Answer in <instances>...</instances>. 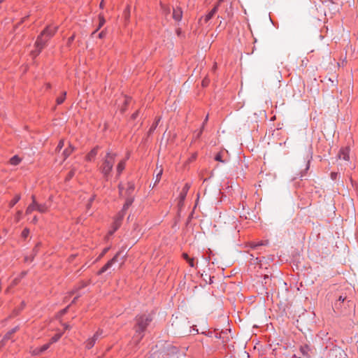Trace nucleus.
Masks as SVG:
<instances>
[{
    "mask_svg": "<svg viewBox=\"0 0 358 358\" xmlns=\"http://www.w3.org/2000/svg\"><path fill=\"white\" fill-rule=\"evenodd\" d=\"M57 29V26H49L41 32L36 41L35 50L31 52L32 55L36 56L41 52L45 45L47 41L54 36Z\"/></svg>",
    "mask_w": 358,
    "mask_h": 358,
    "instance_id": "obj_1",
    "label": "nucleus"
},
{
    "mask_svg": "<svg viewBox=\"0 0 358 358\" xmlns=\"http://www.w3.org/2000/svg\"><path fill=\"white\" fill-rule=\"evenodd\" d=\"M152 320L151 314H143L136 317V324L135 327L136 334L134 337V341L138 343L143 337V331L145 330L148 325Z\"/></svg>",
    "mask_w": 358,
    "mask_h": 358,
    "instance_id": "obj_2",
    "label": "nucleus"
},
{
    "mask_svg": "<svg viewBox=\"0 0 358 358\" xmlns=\"http://www.w3.org/2000/svg\"><path fill=\"white\" fill-rule=\"evenodd\" d=\"M115 162V155L108 152L103 159L99 170L106 180H108Z\"/></svg>",
    "mask_w": 358,
    "mask_h": 358,
    "instance_id": "obj_3",
    "label": "nucleus"
},
{
    "mask_svg": "<svg viewBox=\"0 0 358 358\" xmlns=\"http://www.w3.org/2000/svg\"><path fill=\"white\" fill-rule=\"evenodd\" d=\"M312 354V349L308 344L299 346V350L293 354L295 358H310Z\"/></svg>",
    "mask_w": 358,
    "mask_h": 358,
    "instance_id": "obj_4",
    "label": "nucleus"
},
{
    "mask_svg": "<svg viewBox=\"0 0 358 358\" xmlns=\"http://www.w3.org/2000/svg\"><path fill=\"white\" fill-rule=\"evenodd\" d=\"M103 331H102V330H99V331H97L95 333V334L93 336V337H92V338H89V339L86 341V343H85L86 348H87V349H90V348H92L94 345V344H95L96 341L99 338H101V337H102V336H103Z\"/></svg>",
    "mask_w": 358,
    "mask_h": 358,
    "instance_id": "obj_5",
    "label": "nucleus"
},
{
    "mask_svg": "<svg viewBox=\"0 0 358 358\" xmlns=\"http://www.w3.org/2000/svg\"><path fill=\"white\" fill-rule=\"evenodd\" d=\"M338 159L344 161V164L348 165L350 163V149L348 148H343L338 153Z\"/></svg>",
    "mask_w": 358,
    "mask_h": 358,
    "instance_id": "obj_6",
    "label": "nucleus"
},
{
    "mask_svg": "<svg viewBox=\"0 0 358 358\" xmlns=\"http://www.w3.org/2000/svg\"><path fill=\"white\" fill-rule=\"evenodd\" d=\"M121 252L117 253L113 259L108 261L99 271V274H101L106 271L111 266L115 263L118 262V258Z\"/></svg>",
    "mask_w": 358,
    "mask_h": 358,
    "instance_id": "obj_7",
    "label": "nucleus"
},
{
    "mask_svg": "<svg viewBox=\"0 0 358 358\" xmlns=\"http://www.w3.org/2000/svg\"><path fill=\"white\" fill-rule=\"evenodd\" d=\"M224 0H218L217 3L215 6V7L210 11L208 14H207L204 18L205 22H208L209 20H210L214 15L217 13L218 10V7L220 4Z\"/></svg>",
    "mask_w": 358,
    "mask_h": 358,
    "instance_id": "obj_8",
    "label": "nucleus"
},
{
    "mask_svg": "<svg viewBox=\"0 0 358 358\" xmlns=\"http://www.w3.org/2000/svg\"><path fill=\"white\" fill-rule=\"evenodd\" d=\"M189 188H190V185L188 183H186L185 185V186L183 187L182 190L180 192V196H179V199H180L179 204L180 205H181L182 203V202L184 201V200L185 199L187 192L189 189Z\"/></svg>",
    "mask_w": 358,
    "mask_h": 358,
    "instance_id": "obj_9",
    "label": "nucleus"
},
{
    "mask_svg": "<svg viewBox=\"0 0 358 358\" xmlns=\"http://www.w3.org/2000/svg\"><path fill=\"white\" fill-rule=\"evenodd\" d=\"M38 203L35 200V196H32V203H31L26 210L27 214L31 213L34 210H37Z\"/></svg>",
    "mask_w": 358,
    "mask_h": 358,
    "instance_id": "obj_10",
    "label": "nucleus"
},
{
    "mask_svg": "<svg viewBox=\"0 0 358 358\" xmlns=\"http://www.w3.org/2000/svg\"><path fill=\"white\" fill-rule=\"evenodd\" d=\"M182 17V11L181 8H177L173 10V18L176 21H180Z\"/></svg>",
    "mask_w": 358,
    "mask_h": 358,
    "instance_id": "obj_11",
    "label": "nucleus"
},
{
    "mask_svg": "<svg viewBox=\"0 0 358 358\" xmlns=\"http://www.w3.org/2000/svg\"><path fill=\"white\" fill-rule=\"evenodd\" d=\"M126 160L127 159H122L117 164L116 168L117 176H119L122 173V171L124 169L126 165Z\"/></svg>",
    "mask_w": 358,
    "mask_h": 358,
    "instance_id": "obj_12",
    "label": "nucleus"
},
{
    "mask_svg": "<svg viewBox=\"0 0 358 358\" xmlns=\"http://www.w3.org/2000/svg\"><path fill=\"white\" fill-rule=\"evenodd\" d=\"M97 155V149L96 148H94L92 149L86 156V160L87 161H89V162H91L92 160H94V159L95 158L96 155Z\"/></svg>",
    "mask_w": 358,
    "mask_h": 358,
    "instance_id": "obj_13",
    "label": "nucleus"
},
{
    "mask_svg": "<svg viewBox=\"0 0 358 358\" xmlns=\"http://www.w3.org/2000/svg\"><path fill=\"white\" fill-rule=\"evenodd\" d=\"M48 208L49 206L47 203L37 204V211L41 213H45L48 210Z\"/></svg>",
    "mask_w": 358,
    "mask_h": 358,
    "instance_id": "obj_14",
    "label": "nucleus"
},
{
    "mask_svg": "<svg viewBox=\"0 0 358 358\" xmlns=\"http://www.w3.org/2000/svg\"><path fill=\"white\" fill-rule=\"evenodd\" d=\"M73 150L74 148L71 145H69V147L66 148L63 152L64 159H66L73 152Z\"/></svg>",
    "mask_w": 358,
    "mask_h": 358,
    "instance_id": "obj_15",
    "label": "nucleus"
},
{
    "mask_svg": "<svg viewBox=\"0 0 358 358\" xmlns=\"http://www.w3.org/2000/svg\"><path fill=\"white\" fill-rule=\"evenodd\" d=\"M22 161V159L19 157L17 155H15L10 159V164L13 166H16L19 164Z\"/></svg>",
    "mask_w": 358,
    "mask_h": 358,
    "instance_id": "obj_16",
    "label": "nucleus"
},
{
    "mask_svg": "<svg viewBox=\"0 0 358 358\" xmlns=\"http://www.w3.org/2000/svg\"><path fill=\"white\" fill-rule=\"evenodd\" d=\"M134 190V184L132 182H129L127 184L126 194L130 195Z\"/></svg>",
    "mask_w": 358,
    "mask_h": 358,
    "instance_id": "obj_17",
    "label": "nucleus"
},
{
    "mask_svg": "<svg viewBox=\"0 0 358 358\" xmlns=\"http://www.w3.org/2000/svg\"><path fill=\"white\" fill-rule=\"evenodd\" d=\"M122 217L123 215H120V217L115 221L113 224V230L110 231V234H112L115 231H116L119 228V227L120 226V220Z\"/></svg>",
    "mask_w": 358,
    "mask_h": 358,
    "instance_id": "obj_18",
    "label": "nucleus"
},
{
    "mask_svg": "<svg viewBox=\"0 0 358 358\" xmlns=\"http://www.w3.org/2000/svg\"><path fill=\"white\" fill-rule=\"evenodd\" d=\"M20 199V195H15V196L10 201L9 206L13 208Z\"/></svg>",
    "mask_w": 358,
    "mask_h": 358,
    "instance_id": "obj_19",
    "label": "nucleus"
},
{
    "mask_svg": "<svg viewBox=\"0 0 358 358\" xmlns=\"http://www.w3.org/2000/svg\"><path fill=\"white\" fill-rule=\"evenodd\" d=\"M163 173V169L162 168H160L159 171L157 172L156 176H155V183H154V186L158 183L161 179V177H162V175Z\"/></svg>",
    "mask_w": 358,
    "mask_h": 358,
    "instance_id": "obj_20",
    "label": "nucleus"
},
{
    "mask_svg": "<svg viewBox=\"0 0 358 358\" xmlns=\"http://www.w3.org/2000/svg\"><path fill=\"white\" fill-rule=\"evenodd\" d=\"M134 199L133 198H128L123 206V210H125L127 209L133 203Z\"/></svg>",
    "mask_w": 358,
    "mask_h": 358,
    "instance_id": "obj_21",
    "label": "nucleus"
},
{
    "mask_svg": "<svg viewBox=\"0 0 358 358\" xmlns=\"http://www.w3.org/2000/svg\"><path fill=\"white\" fill-rule=\"evenodd\" d=\"M106 22V20L103 17V16H102L101 15H99V26H98V28L96 29V30L95 31L93 32V34L97 31L99 30V29H101V27L105 24Z\"/></svg>",
    "mask_w": 358,
    "mask_h": 358,
    "instance_id": "obj_22",
    "label": "nucleus"
},
{
    "mask_svg": "<svg viewBox=\"0 0 358 358\" xmlns=\"http://www.w3.org/2000/svg\"><path fill=\"white\" fill-rule=\"evenodd\" d=\"M124 16L126 20H128L130 17V8L127 6L125 10L124 11Z\"/></svg>",
    "mask_w": 358,
    "mask_h": 358,
    "instance_id": "obj_23",
    "label": "nucleus"
},
{
    "mask_svg": "<svg viewBox=\"0 0 358 358\" xmlns=\"http://www.w3.org/2000/svg\"><path fill=\"white\" fill-rule=\"evenodd\" d=\"M62 336V334H55L50 340V343H53L57 342Z\"/></svg>",
    "mask_w": 358,
    "mask_h": 358,
    "instance_id": "obj_24",
    "label": "nucleus"
},
{
    "mask_svg": "<svg viewBox=\"0 0 358 358\" xmlns=\"http://www.w3.org/2000/svg\"><path fill=\"white\" fill-rule=\"evenodd\" d=\"M17 327H15L14 329H13L10 331L8 332L5 336H4V339L5 340H8V339H10V336L12 334H13L14 332H15L17 331Z\"/></svg>",
    "mask_w": 358,
    "mask_h": 358,
    "instance_id": "obj_25",
    "label": "nucleus"
},
{
    "mask_svg": "<svg viewBox=\"0 0 358 358\" xmlns=\"http://www.w3.org/2000/svg\"><path fill=\"white\" fill-rule=\"evenodd\" d=\"M50 344H51V343H46V344H45V345H42V346L40 348V349H39V350H38V352H43L45 351L46 350H48V349L49 348V347H50Z\"/></svg>",
    "mask_w": 358,
    "mask_h": 358,
    "instance_id": "obj_26",
    "label": "nucleus"
},
{
    "mask_svg": "<svg viewBox=\"0 0 358 358\" xmlns=\"http://www.w3.org/2000/svg\"><path fill=\"white\" fill-rule=\"evenodd\" d=\"M66 92H64V94H63V95H62V96L58 97V98L57 99V104H59H59H61V103H62L64 102V99H65V97H66Z\"/></svg>",
    "mask_w": 358,
    "mask_h": 358,
    "instance_id": "obj_27",
    "label": "nucleus"
},
{
    "mask_svg": "<svg viewBox=\"0 0 358 358\" xmlns=\"http://www.w3.org/2000/svg\"><path fill=\"white\" fill-rule=\"evenodd\" d=\"M159 121V119L157 120L155 122H154L152 124V125L151 126V127L150 129V132H152L157 128Z\"/></svg>",
    "mask_w": 358,
    "mask_h": 358,
    "instance_id": "obj_28",
    "label": "nucleus"
},
{
    "mask_svg": "<svg viewBox=\"0 0 358 358\" xmlns=\"http://www.w3.org/2000/svg\"><path fill=\"white\" fill-rule=\"evenodd\" d=\"M215 159L217 162H222V163H224V161L222 160V155L221 153H217L215 157Z\"/></svg>",
    "mask_w": 358,
    "mask_h": 358,
    "instance_id": "obj_29",
    "label": "nucleus"
},
{
    "mask_svg": "<svg viewBox=\"0 0 358 358\" xmlns=\"http://www.w3.org/2000/svg\"><path fill=\"white\" fill-rule=\"evenodd\" d=\"M64 141H63V140H61V141L59 142L58 145H57V150H58V151H59V150H60L61 149H62V148L64 147Z\"/></svg>",
    "mask_w": 358,
    "mask_h": 358,
    "instance_id": "obj_30",
    "label": "nucleus"
},
{
    "mask_svg": "<svg viewBox=\"0 0 358 358\" xmlns=\"http://www.w3.org/2000/svg\"><path fill=\"white\" fill-rule=\"evenodd\" d=\"M210 82V80L208 78H205L203 80H202V86L203 87H206L208 86V83Z\"/></svg>",
    "mask_w": 358,
    "mask_h": 358,
    "instance_id": "obj_31",
    "label": "nucleus"
},
{
    "mask_svg": "<svg viewBox=\"0 0 358 358\" xmlns=\"http://www.w3.org/2000/svg\"><path fill=\"white\" fill-rule=\"evenodd\" d=\"M29 234V229H24V230L22 231V236L24 238H27V237L28 236Z\"/></svg>",
    "mask_w": 358,
    "mask_h": 358,
    "instance_id": "obj_32",
    "label": "nucleus"
},
{
    "mask_svg": "<svg viewBox=\"0 0 358 358\" xmlns=\"http://www.w3.org/2000/svg\"><path fill=\"white\" fill-rule=\"evenodd\" d=\"M187 262H188L189 265L191 267H194L195 264H194V260L193 258L188 259V260Z\"/></svg>",
    "mask_w": 358,
    "mask_h": 358,
    "instance_id": "obj_33",
    "label": "nucleus"
},
{
    "mask_svg": "<svg viewBox=\"0 0 358 358\" xmlns=\"http://www.w3.org/2000/svg\"><path fill=\"white\" fill-rule=\"evenodd\" d=\"M345 300V297H343L342 296H341L339 298H338V301L336 303L335 306H337L338 305V303H343L344 301Z\"/></svg>",
    "mask_w": 358,
    "mask_h": 358,
    "instance_id": "obj_34",
    "label": "nucleus"
},
{
    "mask_svg": "<svg viewBox=\"0 0 358 358\" xmlns=\"http://www.w3.org/2000/svg\"><path fill=\"white\" fill-rule=\"evenodd\" d=\"M162 8L165 14H168L170 12V8L162 5Z\"/></svg>",
    "mask_w": 358,
    "mask_h": 358,
    "instance_id": "obj_35",
    "label": "nucleus"
},
{
    "mask_svg": "<svg viewBox=\"0 0 358 358\" xmlns=\"http://www.w3.org/2000/svg\"><path fill=\"white\" fill-rule=\"evenodd\" d=\"M22 214V212L21 210H19L17 213L16 217H15V219H16L17 221H19L20 220Z\"/></svg>",
    "mask_w": 358,
    "mask_h": 358,
    "instance_id": "obj_36",
    "label": "nucleus"
},
{
    "mask_svg": "<svg viewBox=\"0 0 358 358\" xmlns=\"http://www.w3.org/2000/svg\"><path fill=\"white\" fill-rule=\"evenodd\" d=\"M106 35V30H103L101 33H99V37L100 38H102L105 37Z\"/></svg>",
    "mask_w": 358,
    "mask_h": 358,
    "instance_id": "obj_37",
    "label": "nucleus"
},
{
    "mask_svg": "<svg viewBox=\"0 0 358 358\" xmlns=\"http://www.w3.org/2000/svg\"><path fill=\"white\" fill-rule=\"evenodd\" d=\"M122 102L124 103V104H125V105H126V104H127V103H128V101H129V99L128 97H127V96H123V97L122 98Z\"/></svg>",
    "mask_w": 358,
    "mask_h": 358,
    "instance_id": "obj_38",
    "label": "nucleus"
},
{
    "mask_svg": "<svg viewBox=\"0 0 358 358\" xmlns=\"http://www.w3.org/2000/svg\"><path fill=\"white\" fill-rule=\"evenodd\" d=\"M94 200V196H90L89 199H88V203L87 204V207L89 208L90 207V203L92 202V201Z\"/></svg>",
    "mask_w": 358,
    "mask_h": 358,
    "instance_id": "obj_39",
    "label": "nucleus"
},
{
    "mask_svg": "<svg viewBox=\"0 0 358 358\" xmlns=\"http://www.w3.org/2000/svg\"><path fill=\"white\" fill-rule=\"evenodd\" d=\"M119 191H120V194L121 196H123V187L122 186V185H119Z\"/></svg>",
    "mask_w": 358,
    "mask_h": 358,
    "instance_id": "obj_40",
    "label": "nucleus"
},
{
    "mask_svg": "<svg viewBox=\"0 0 358 358\" xmlns=\"http://www.w3.org/2000/svg\"><path fill=\"white\" fill-rule=\"evenodd\" d=\"M337 174H338L337 173H334V172L331 173V179L335 180L336 178Z\"/></svg>",
    "mask_w": 358,
    "mask_h": 358,
    "instance_id": "obj_41",
    "label": "nucleus"
},
{
    "mask_svg": "<svg viewBox=\"0 0 358 358\" xmlns=\"http://www.w3.org/2000/svg\"><path fill=\"white\" fill-rule=\"evenodd\" d=\"M138 115V112L136 111V113H134L132 115H131V118L133 120H135Z\"/></svg>",
    "mask_w": 358,
    "mask_h": 358,
    "instance_id": "obj_42",
    "label": "nucleus"
},
{
    "mask_svg": "<svg viewBox=\"0 0 358 358\" xmlns=\"http://www.w3.org/2000/svg\"><path fill=\"white\" fill-rule=\"evenodd\" d=\"M75 174V171L74 169L71 170L69 173V178H71L73 176V175Z\"/></svg>",
    "mask_w": 358,
    "mask_h": 358,
    "instance_id": "obj_43",
    "label": "nucleus"
},
{
    "mask_svg": "<svg viewBox=\"0 0 358 358\" xmlns=\"http://www.w3.org/2000/svg\"><path fill=\"white\" fill-rule=\"evenodd\" d=\"M182 257H183V258H184L186 261H187V260H188V259H189V257H188L187 254H186V253H183Z\"/></svg>",
    "mask_w": 358,
    "mask_h": 358,
    "instance_id": "obj_44",
    "label": "nucleus"
},
{
    "mask_svg": "<svg viewBox=\"0 0 358 358\" xmlns=\"http://www.w3.org/2000/svg\"><path fill=\"white\" fill-rule=\"evenodd\" d=\"M108 250V248H104V250H103V252L101 254V255H103L105 253H106Z\"/></svg>",
    "mask_w": 358,
    "mask_h": 358,
    "instance_id": "obj_45",
    "label": "nucleus"
},
{
    "mask_svg": "<svg viewBox=\"0 0 358 358\" xmlns=\"http://www.w3.org/2000/svg\"><path fill=\"white\" fill-rule=\"evenodd\" d=\"M103 6H104V1L103 0H102L100 3V8H103Z\"/></svg>",
    "mask_w": 358,
    "mask_h": 358,
    "instance_id": "obj_46",
    "label": "nucleus"
},
{
    "mask_svg": "<svg viewBox=\"0 0 358 358\" xmlns=\"http://www.w3.org/2000/svg\"><path fill=\"white\" fill-rule=\"evenodd\" d=\"M64 328L65 329H68L69 328V325H68V324H64Z\"/></svg>",
    "mask_w": 358,
    "mask_h": 358,
    "instance_id": "obj_47",
    "label": "nucleus"
},
{
    "mask_svg": "<svg viewBox=\"0 0 358 358\" xmlns=\"http://www.w3.org/2000/svg\"><path fill=\"white\" fill-rule=\"evenodd\" d=\"M66 308L63 309V310L61 311V314H62V315L64 314V313H66Z\"/></svg>",
    "mask_w": 358,
    "mask_h": 358,
    "instance_id": "obj_48",
    "label": "nucleus"
},
{
    "mask_svg": "<svg viewBox=\"0 0 358 358\" xmlns=\"http://www.w3.org/2000/svg\"><path fill=\"white\" fill-rule=\"evenodd\" d=\"M73 36H71V38H69V42L71 43L73 40Z\"/></svg>",
    "mask_w": 358,
    "mask_h": 358,
    "instance_id": "obj_49",
    "label": "nucleus"
},
{
    "mask_svg": "<svg viewBox=\"0 0 358 358\" xmlns=\"http://www.w3.org/2000/svg\"><path fill=\"white\" fill-rule=\"evenodd\" d=\"M208 115H207V116L205 117L204 122H207V121H208Z\"/></svg>",
    "mask_w": 358,
    "mask_h": 358,
    "instance_id": "obj_50",
    "label": "nucleus"
},
{
    "mask_svg": "<svg viewBox=\"0 0 358 358\" xmlns=\"http://www.w3.org/2000/svg\"><path fill=\"white\" fill-rule=\"evenodd\" d=\"M36 221H37V218H36V217H34V219H33V222H36Z\"/></svg>",
    "mask_w": 358,
    "mask_h": 358,
    "instance_id": "obj_51",
    "label": "nucleus"
},
{
    "mask_svg": "<svg viewBox=\"0 0 358 358\" xmlns=\"http://www.w3.org/2000/svg\"><path fill=\"white\" fill-rule=\"evenodd\" d=\"M25 261H27H27H31V259H29V258L27 257H25Z\"/></svg>",
    "mask_w": 358,
    "mask_h": 358,
    "instance_id": "obj_52",
    "label": "nucleus"
},
{
    "mask_svg": "<svg viewBox=\"0 0 358 358\" xmlns=\"http://www.w3.org/2000/svg\"><path fill=\"white\" fill-rule=\"evenodd\" d=\"M124 110V108L122 107L121 108V111L123 112Z\"/></svg>",
    "mask_w": 358,
    "mask_h": 358,
    "instance_id": "obj_53",
    "label": "nucleus"
}]
</instances>
